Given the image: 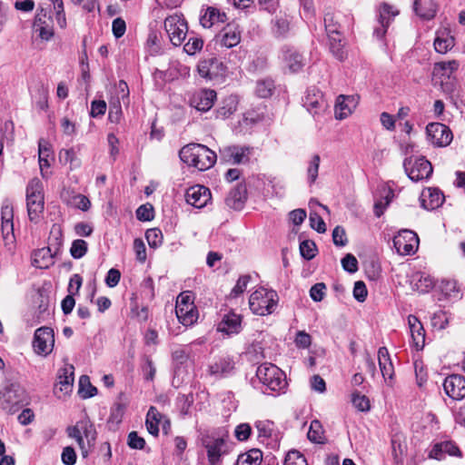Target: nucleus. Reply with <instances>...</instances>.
<instances>
[{
	"label": "nucleus",
	"instance_id": "c03bdc74",
	"mask_svg": "<svg viewBox=\"0 0 465 465\" xmlns=\"http://www.w3.org/2000/svg\"><path fill=\"white\" fill-rule=\"evenodd\" d=\"M78 393L83 399H88L97 394L96 387L91 384L87 375H82L80 377Z\"/></svg>",
	"mask_w": 465,
	"mask_h": 465
},
{
	"label": "nucleus",
	"instance_id": "72a5a7b5",
	"mask_svg": "<svg viewBox=\"0 0 465 465\" xmlns=\"http://www.w3.org/2000/svg\"><path fill=\"white\" fill-rule=\"evenodd\" d=\"M355 107V100L353 96L340 95L335 104V117L342 120L350 115Z\"/></svg>",
	"mask_w": 465,
	"mask_h": 465
},
{
	"label": "nucleus",
	"instance_id": "0e129e2a",
	"mask_svg": "<svg viewBox=\"0 0 465 465\" xmlns=\"http://www.w3.org/2000/svg\"><path fill=\"white\" fill-rule=\"evenodd\" d=\"M341 265L344 271L353 273L358 271V261L354 255L348 253L341 259Z\"/></svg>",
	"mask_w": 465,
	"mask_h": 465
},
{
	"label": "nucleus",
	"instance_id": "2eb2a0df",
	"mask_svg": "<svg viewBox=\"0 0 465 465\" xmlns=\"http://www.w3.org/2000/svg\"><path fill=\"white\" fill-rule=\"evenodd\" d=\"M445 393L453 400L465 398V377L460 374H452L445 378L443 382Z\"/></svg>",
	"mask_w": 465,
	"mask_h": 465
},
{
	"label": "nucleus",
	"instance_id": "a19ab883",
	"mask_svg": "<svg viewBox=\"0 0 465 465\" xmlns=\"http://www.w3.org/2000/svg\"><path fill=\"white\" fill-rule=\"evenodd\" d=\"M444 202L443 193L438 189H428V199L422 200V206L427 210H434Z\"/></svg>",
	"mask_w": 465,
	"mask_h": 465
},
{
	"label": "nucleus",
	"instance_id": "7c9ffc66",
	"mask_svg": "<svg viewBox=\"0 0 465 465\" xmlns=\"http://www.w3.org/2000/svg\"><path fill=\"white\" fill-rule=\"evenodd\" d=\"M449 454L450 456H460V450L455 442L451 440H446L440 443H436L430 452V457L441 460L443 454Z\"/></svg>",
	"mask_w": 465,
	"mask_h": 465
},
{
	"label": "nucleus",
	"instance_id": "f704fd0d",
	"mask_svg": "<svg viewBox=\"0 0 465 465\" xmlns=\"http://www.w3.org/2000/svg\"><path fill=\"white\" fill-rule=\"evenodd\" d=\"M378 361L381 372L385 380H391L394 375V367L390 358L388 349L381 347L378 351Z\"/></svg>",
	"mask_w": 465,
	"mask_h": 465
},
{
	"label": "nucleus",
	"instance_id": "39448f33",
	"mask_svg": "<svg viewBox=\"0 0 465 465\" xmlns=\"http://www.w3.org/2000/svg\"><path fill=\"white\" fill-rule=\"evenodd\" d=\"M164 28L170 41L175 46H179L184 41L188 32L187 22L183 15L174 14L164 20Z\"/></svg>",
	"mask_w": 465,
	"mask_h": 465
},
{
	"label": "nucleus",
	"instance_id": "dca6fc26",
	"mask_svg": "<svg viewBox=\"0 0 465 465\" xmlns=\"http://www.w3.org/2000/svg\"><path fill=\"white\" fill-rule=\"evenodd\" d=\"M74 368L73 365H68L58 371L57 383L54 386V394L57 395L58 398H61V395H58V392H61L63 396H66L71 393L74 380Z\"/></svg>",
	"mask_w": 465,
	"mask_h": 465
},
{
	"label": "nucleus",
	"instance_id": "e2e57ef3",
	"mask_svg": "<svg viewBox=\"0 0 465 465\" xmlns=\"http://www.w3.org/2000/svg\"><path fill=\"white\" fill-rule=\"evenodd\" d=\"M255 427L259 432V437L270 438L273 430V422L270 420L257 421Z\"/></svg>",
	"mask_w": 465,
	"mask_h": 465
},
{
	"label": "nucleus",
	"instance_id": "ea45409f",
	"mask_svg": "<svg viewBox=\"0 0 465 465\" xmlns=\"http://www.w3.org/2000/svg\"><path fill=\"white\" fill-rule=\"evenodd\" d=\"M262 460V452L258 449H252L238 456L236 465H260Z\"/></svg>",
	"mask_w": 465,
	"mask_h": 465
},
{
	"label": "nucleus",
	"instance_id": "aec40b11",
	"mask_svg": "<svg viewBox=\"0 0 465 465\" xmlns=\"http://www.w3.org/2000/svg\"><path fill=\"white\" fill-rule=\"evenodd\" d=\"M220 152L226 161L232 162L233 164H240L249 162L251 148L248 146L232 145L224 147Z\"/></svg>",
	"mask_w": 465,
	"mask_h": 465
},
{
	"label": "nucleus",
	"instance_id": "4be33fe9",
	"mask_svg": "<svg viewBox=\"0 0 465 465\" xmlns=\"http://www.w3.org/2000/svg\"><path fill=\"white\" fill-rule=\"evenodd\" d=\"M398 15V11H394L392 6L390 5L383 3L380 7V15H379V26H376L373 31V35L378 38H382L386 32L387 28L390 25L391 17H394Z\"/></svg>",
	"mask_w": 465,
	"mask_h": 465
},
{
	"label": "nucleus",
	"instance_id": "bb28decb",
	"mask_svg": "<svg viewBox=\"0 0 465 465\" xmlns=\"http://www.w3.org/2000/svg\"><path fill=\"white\" fill-rule=\"evenodd\" d=\"M233 370L234 361L229 356L219 358L209 366L210 374L220 378L230 375Z\"/></svg>",
	"mask_w": 465,
	"mask_h": 465
},
{
	"label": "nucleus",
	"instance_id": "9b49d317",
	"mask_svg": "<svg viewBox=\"0 0 465 465\" xmlns=\"http://www.w3.org/2000/svg\"><path fill=\"white\" fill-rule=\"evenodd\" d=\"M426 134L428 141L439 147L449 145L453 138L450 129L440 123H431L426 127Z\"/></svg>",
	"mask_w": 465,
	"mask_h": 465
},
{
	"label": "nucleus",
	"instance_id": "8fccbe9b",
	"mask_svg": "<svg viewBox=\"0 0 465 465\" xmlns=\"http://www.w3.org/2000/svg\"><path fill=\"white\" fill-rule=\"evenodd\" d=\"M320 163L321 157L319 154H314L309 162V165L307 167V178L310 185L313 184L318 177Z\"/></svg>",
	"mask_w": 465,
	"mask_h": 465
},
{
	"label": "nucleus",
	"instance_id": "13d9d810",
	"mask_svg": "<svg viewBox=\"0 0 465 465\" xmlns=\"http://www.w3.org/2000/svg\"><path fill=\"white\" fill-rule=\"evenodd\" d=\"M351 402L353 406L361 411H367L370 410V401L360 392H353L351 394Z\"/></svg>",
	"mask_w": 465,
	"mask_h": 465
},
{
	"label": "nucleus",
	"instance_id": "f257e3e1",
	"mask_svg": "<svg viewBox=\"0 0 465 465\" xmlns=\"http://www.w3.org/2000/svg\"><path fill=\"white\" fill-rule=\"evenodd\" d=\"M181 161L199 171H206L213 167L217 160L215 152L201 143H189L179 152Z\"/></svg>",
	"mask_w": 465,
	"mask_h": 465
},
{
	"label": "nucleus",
	"instance_id": "603ef678",
	"mask_svg": "<svg viewBox=\"0 0 465 465\" xmlns=\"http://www.w3.org/2000/svg\"><path fill=\"white\" fill-rule=\"evenodd\" d=\"M145 238L151 248H157L163 243V232L158 228L148 229L145 232Z\"/></svg>",
	"mask_w": 465,
	"mask_h": 465
},
{
	"label": "nucleus",
	"instance_id": "412c9836",
	"mask_svg": "<svg viewBox=\"0 0 465 465\" xmlns=\"http://www.w3.org/2000/svg\"><path fill=\"white\" fill-rule=\"evenodd\" d=\"M226 14L215 6H203L200 15V24L204 28H211L216 24L224 23Z\"/></svg>",
	"mask_w": 465,
	"mask_h": 465
},
{
	"label": "nucleus",
	"instance_id": "864d4df0",
	"mask_svg": "<svg viewBox=\"0 0 465 465\" xmlns=\"http://www.w3.org/2000/svg\"><path fill=\"white\" fill-rule=\"evenodd\" d=\"M88 250V244L84 240L77 239L72 242L70 253L74 259L84 257Z\"/></svg>",
	"mask_w": 465,
	"mask_h": 465
},
{
	"label": "nucleus",
	"instance_id": "a18cd8bd",
	"mask_svg": "<svg viewBox=\"0 0 465 465\" xmlns=\"http://www.w3.org/2000/svg\"><path fill=\"white\" fill-rule=\"evenodd\" d=\"M82 420V435L87 440L89 446H94L96 440V430L94 424L88 420L84 419Z\"/></svg>",
	"mask_w": 465,
	"mask_h": 465
},
{
	"label": "nucleus",
	"instance_id": "b1692460",
	"mask_svg": "<svg viewBox=\"0 0 465 465\" xmlns=\"http://www.w3.org/2000/svg\"><path fill=\"white\" fill-rule=\"evenodd\" d=\"M247 199V189L244 183H238L225 198V203L233 210H242Z\"/></svg>",
	"mask_w": 465,
	"mask_h": 465
},
{
	"label": "nucleus",
	"instance_id": "c756f323",
	"mask_svg": "<svg viewBox=\"0 0 465 465\" xmlns=\"http://www.w3.org/2000/svg\"><path fill=\"white\" fill-rule=\"evenodd\" d=\"M57 253L54 252L52 247L38 249L34 252L33 265L40 269H47L54 264V257Z\"/></svg>",
	"mask_w": 465,
	"mask_h": 465
},
{
	"label": "nucleus",
	"instance_id": "49530a36",
	"mask_svg": "<svg viewBox=\"0 0 465 465\" xmlns=\"http://www.w3.org/2000/svg\"><path fill=\"white\" fill-rule=\"evenodd\" d=\"M308 439L315 443H321L322 442L323 439V430L321 422L317 420H313L311 422L308 433H307Z\"/></svg>",
	"mask_w": 465,
	"mask_h": 465
},
{
	"label": "nucleus",
	"instance_id": "f3484780",
	"mask_svg": "<svg viewBox=\"0 0 465 465\" xmlns=\"http://www.w3.org/2000/svg\"><path fill=\"white\" fill-rule=\"evenodd\" d=\"M185 200L193 207L203 208L211 200V192L207 187L196 184L187 189Z\"/></svg>",
	"mask_w": 465,
	"mask_h": 465
},
{
	"label": "nucleus",
	"instance_id": "ddd939ff",
	"mask_svg": "<svg viewBox=\"0 0 465 465\" xmlns=\"http://www.w3.org/2000/svg\"><path fill=\"white\" fill-rule=\"evenodd\" d=\"M54 345V334L52 328L40 327L35 332L33 347L37 354L48 355Z\"/></svg>",
	"mask_w": 465,
	"mask_h": 465
},
{
	"label": "nucleus",
	"instance_id": "393cba45",
	"mask_svg": "<svg viewBox=\"0 0 465 465\" xmlns=\"http://www.w3.org/2000/svg\"><path fill=\"white\" fill-rule=\"evenodd\" d=\"M217 38L222 46L232 48L241 42V31L236 25H227L217 35Z\"/></svg>",
	"mask_w": 465,
	"mask_h": 465
},
{
	"label": "nucleus",
	"instance_id": "6ab92c4d",
	"mask_svg": "<svg viewBox=\"0 0 465 465\" xmlns=\"http://www.w3.org/2000/svg\"><path fill=\"white\" fill-rule=\"evenodd\" d=\"M215 99L214 90L202 89L192 95L190 104L198 111L207 112L213 107Z\"/></svg>",
	"mask_w": 465,
	"mask_h": 465
},
{
	"label": "nucleus",
	"instance_id": "7ed1b4c3",
	"mask_svg": "<svg viewBox=\"0 0 465 465\" xmlns=\"http://www.w3.org/2000/svg\"><path fill=\"white\" fill-rule=\"evenodd\" d=\"M256 376L260 382L273 392H282L287 387L285 373L272 363H262L256 370Z\"/></svg>",
	"mask_w": 465,
	"mask_h": 465
},
{
	"label": "nucleus",
	"instance_id": "5701e85b",
	"mask_svg": "<svg viewBox=\"0 0 465 465\" xmlns=\"http://www.w3.org/2000/svg\"><path fill=\"white\" fill-rule=\"evenodd\" d=\"M242 330V317L233 312L225 313L217 326V331L227 335L237 334Z\"/></svg>",
	"mask_w": 465,
	"mask_h": 465
},
{
	"label": "nucleus",
	"instance_id": "e433bc0d",
	"mask_svg": "<svg viewBox=\"0 0 465 465\" xmlns=\"http://www.w3.org/2000/svg\"><path fill=\"white\" fill-rule=\"evenodd\" d=\"M163 418L164 417L162 415V413L159 412V411L155 407H150L146 415L145 421L147 430L150 434L153 436H158L159 424L162 422V420Z\"/></svg>",
	"mask_w": 465,
	"mask_h": 465
},
{
	"label": "nucleus",
	"instance_id": "bf43d9fd",
	"mask_svg": "<svg viewBox=\"0 0 465 465\" xmlns=\"http://www.w3.org/2000/svg\"><path fill=\"white\" fill-rule=\"evenodd\" d=\"M284 465H308L304 456L298 450H291L287 453Z\"/></svg>",
	"mask_w": 465,
	"mask_h": 465
},
{
	"label": "nucleus",
	"instance_id": "c9c22d12",
	"mask_svg": "<svg viewBox=\"0 0 465 465\" xmlns=\"http://www.w3.org/2000/svg\"><path fill=\"white\" fill-rule=\"evenodd\" d=\"M328 39L329 48L332 55L339 61L345 60L347 57V51L345 49V40L342 34H339L338 35H330Z\"/></svg>",
	"mask_w": 465,
	"mask_h": 465
},
{
	"label": "nucleus",
	"instance_id": "37998d69",
	"mask_svg": "<svg viewBox=\"0 0 465 465\" xmlns=\"http://www.w3.org/2000/svg\"><path fill=\"white\" fill-rule=\"evenodd\" d=\"M52 155L51 144L41 138L38 142V161L41 169L50 166L48 158Z\"/></svg>",
	"mask_w": 465,
	"mask_h": 465
},
{
	"label": "nucleus",
	"instance_id": "423d86ee",
	"mask_svg": "<svg viewBox=\"0 0 465 465\" xmlns=\"http://www.w3.org/2000/svg\"><path fill=\"white\" fill-rule=\"evenodd\" d=\"M0 403L2 408L15 413L23 405V391L17 384L10 383L0 390Z\"/></svg>",
	"mask_w": 465,
	"mask_h": 465
},
{
	"label": "nucleus",
	"instance_id": "3c124183",
	"mask_svg": "<svg viewBox=\"0 0 465 465\" xmlns=\"http://www.w3.org/2000/svg\"><path fill=\"white\" fill-rule=\"evenodd\" d=\"M301 255L307 261L313 259L317 254V247L313 241L304 240L300 243Z\"/></svg>",
	"mask_w": 465,
	"mask_h": 465
},
{
	"label": "nucleus",
	"instance_id": "6e6d98bb",
	"mask_svg": "<svg viewBox=\"0 0 465 465\" xmlns=\"http://www.w3.org/2000/svg\"><path fill=\"white\" fill-rule=\"evenodd\" d=\"M251 281V276L248 274L242 275L239 277L235 286L232 288V290L230 292L231 298H236L242 293L244 292L246 290L249 282Z\"/></svg>",
	"mask_w": 465,
	"mask_h": 465
},
{
	"label": "nucleus",
	"instance_id": "79ce46f5",
	"mask_svg": "<svg viewBox=\"0 0 465 465\" xmlns=\"http://www.w3.org/2000/svg\"><path fill=\"white\" fill-rule=\"evenodd\" d=\"M63 244V231L59 224L54 223L52 225L50 235L48 238V246L52 247L54 253L60 252Z\"/></svg>",
	"mask_w": 465,
	"mask_h": 465
},
{
	"label": "nucleus",
	"instance_id": "a211bd4d",
	"mask_svg": "<svg viewBox=\"0 0 465 465\" xmlns=\"http://www.w3.org/2000/svg\"><path fill=\"white\" fill-rule=\"evenodd\" d=\"M51 16H48L47 10L44 7L37 9L35 16L33 27L38 32V35L42 40L49 41L53 38L54 32L48 23Z\"/></svg>",
	"mask_w": 465,
	"mask_h": 465
},
{
	"label": "nucleus",
	"instance_id": "473e14b6",
	"mask_svg": "<svg viewBox=\"0 0 465 465\" xmlns=\"http://www.w3.org/2000/svg\"><path fill=\"white\" fill-rule=\"evenodd\" d=\"M459 63L456 60L436 63L433 67V75L440 80H450L452 74L458 70Z\"/></svg>",
	"mask_w": 465,
	"mask_h": 465
},
{
	"label": "nucleus",
	"instance_id": "6e6552de",
	"mask_svg": "<svg viewBox=\"0 0 465 465\" xmlns=\"http://www.w3.org/2000/svg\"><path fill=\"white\" fill-rule=\"evenodd\" d=\"M176 316L179 322L184 326H190L197 320L195 306L188 292H182L176 302Z\"/></svg>",
	"mask_w": 465,
	"mask_h": 465
},
{
	"label": "nucleus",
	"instance_id": "69168bd1",
	"mask_svg": "<svg viewBox=\"0 0 465 465\" xmlns=\"http://www.w3.org/2000/svg\"><path fill=\"white\" fill-rule=\"evenodd\" d=\"M368 295V291L365 283L362 281H358L354 283L353 297L360 302H363Z\"/></svg>",
	"mask_w": 465,
	"mask_h": 465
},
{
	"label": "nucleus",
	"instance_id": "5fc2aeb1",
	"mask_svg": "<svg viewBox=\"0 0 465 465\" xmlns=\"http://www.w3.org/2000/svg\"><path fill=\"white\" fill-rule=\"evenodd\" d=\"M203 41L197 36H190L187 43L183 45V50L189 55H193L203 49Z\"/></svg>",
	"mask_w": 465,
	"mask_h": 465
},
{
	"label": "nucleus",
	"instance_id": "4c0bfd02",
	"mask_svg": "<svg viewBox=\"0 0 465 465\" xmlns=\"http://www.w3.org/2000/svg\"><path fill=\"white\" fill-rule=\"evenodd\" d=\"M412 281L414 282V289L421 293L428 292L435 284L432 277L420 272L413 274Z\"/></svg>",
	"mask_w": 465,
	"mask_h": 465
},
{
	"label": "nucleus",
	"instance_id": "052dcab7",
	"mask_svg": "<svg viewBox=\"0 0 465 465\" xmlns=\"http://www.w3.org/2000/svg\"><path fill=\"white\" fill-rule=\"evenodd\" d=\"M326 285L323 282H317L310 289V297L314 302H321L326 294Z\"/></svg>",
	"mask_w": 465,
	"mask_h": 465
},
{
	"label": "nucleus",
	"instance_id": "338daca9",
	"mask_svg": "<svg viewBox=\"0 0 465 465\" xmlns=\"http://www.w3.org/2000/svg\"><path fill=\"white\" fill-rule=\"evenodd\" d=\"M128 446L134 450H143L145 445L143 438L140 437L136 431H131L128 434Z\"/></svg>",
	"mask_w": 465,
	"mask_h": 465
},
{
	"label": "nucleus",
	"instance_id": "774afa93",
	"mask_svg": "<svg viewBox=\"0 0 465 465\" xmlns=\"http://www.w3.org/2000/svg\"><path fill=\"white\" fill-rule=\"evenodd\" d=\"M310 224L312 229L316 230L320 233L326 232V224L323 219L317 213H310Z\"/></svg>",
	"mask_w": 465,
	"mask_h": 465
},
{
	"label": "nucleus",
	"instance_id": "f8f14e48",
	"mask_svg": "<svg viewBox=\"0 0 465 465\" xmlns=\"http://www.w3.org/2000/svg\"><path fill=\"white\" fill-rule=\"evenodd\" d=\"M393 245L401 255L413 254L419 246L418 235L411 230H403L394 237Z\"/></svg>",
	"mask_w": 465,
	"mask_h": 465
},
{
	"label": "nucleus",
	"instance_id": "4468645a",
	"mask_svg": "<svg viewBox=\"0 0 465 465\" xmlns=\"http://www.w3.org/2000/svg\"><path fill=\"white\" fill-rule=\"evenodd\" d=\"M202 441L206 449L209 463L211 465H218L222 455L226 452L224 450L225 440L223 438H213L207 435L203 438Z\"/></svg>",
	"mask_w": 465,
	"mask_h": 465
},
{
	"label": "nucleus",
	"instance_id": "20e7f679",
	"mask_svg": "<svg viewBox=\"0 0 465 465\" xmlns=\"http://www.w3.org/2000/svg\"><path fill=\"white\" fill-rule=\"evenodd\" d=\"M26 207L30 221L37 223L45 208L43 185L38 178L32 179L26 186Z\"/></svg>",
	"mask_w": 465,
	"mask_h": 465
},
{
	"label": "nucleus",
	"instance_id": "f03ea898",
	"mask_svg": "<svg viewBox=\"0 0 465 465\" xmlns=\"http://www.w3.org/2000/svg\"><path fill=\"white\" fill-rule=\"evenodd\" d=\"M279 295L272 289L259 287L249 298L251 311L260 316L269 315L274 312L278 306Z\"/></svg>",
	"mask_w": 465,
	"mask_h": 465
},
{
	"label": "nucleus",
	"instance_id": "de8ad7c7",
	"mask_svg": "<svg viewBox=\"0 0 465 465\" xmlns=\"http://www.w3.org/2000/svg\"><path fill=\"white\" fill-rule=\"evenodd\" d=\"M274 83L272 79H263L257 82L256 94L261 98H268L272 94Z\"/></svg>",
	"mask_w": 465,
	"mask_h": 465
},
{
	"label": "nucleus",
	"instance_id": "a878e982",
	"mask_svg": "<svg viewBox=\"0 0 465 465\" xmlns=\"http://www.w3.org/2000/svg\"><path fill=\"white\" fill-rule=\"evenodd\" d=\"M433 45L437 53L446 54L455 45V38L449 29L443 28L436 32Z\"/></svg>",
	"mask_w": 465,
	"mask_h": 465
},
{
	"label": "nucleus",
	"instance_id": "c85d7f7f",
	"mask_svg": "<svg viewBox=\"0 0 465 465\" xmlns=\"http://www.w3.org/2000/svg\"><path fill=\"white\" fill-rule=\"evenodd\" d=\"M282 58L292 73H296L303 66V57L292 47L284 45L282 48Z\"/></svg>",
	"mask_w": 465,
	"mask_h": 465
},
{
	"label": "nucleus",
	"instance_id": "1a4fd4ad",
	"mask_svg": "<svg viewBox=\"0 0 465 465\" xmlns=\"http://www.w3.org/2000/svg\"><path fill=\"white\" fill-rule=\"evenodd\" d=\"M403 165L409 178L414 182L428 179L433 171L431 163L424 157L417 158L414 162L405 159Z\"/></svg>",
	"mask_w": 465,
	"mask_h": 465
},
{
	"label": "nucleus",
	"instance_id": "2f4dec72",
	"mask_svg": "<svg viewBox=\"0 0 465 465\" xmlns=\"http://www.w3.org/2000/svg\"><path fill=\"white\" fill-rule=\"evenodd\" d=\"M438 5L433 0H415L414 11L424 20H431L437 14Z\"/></svg>",
	"mask_w": 465,
	"mask_h": 465
},
{
	"label": "nucleus",
	"instance_id": "cd10ccee",
	"mask_svg": "<svg viewBox=\"0 0 465 465\" xmlns=\"http://www.w3.org/2000/svg\"><path fill=\"white\" fill-rule=\"evenodd\" d=\"M408 323L414 346L417 350H421L425 343V331L422 324L418 318L413 315L408 317Z\"/></svg>",
	"mask_w": 465,
	"mask_h": 465
},
{
	"label": "nucleus",
	"instance_id": "09e8293b",
	"mask_svg": "<svg viewBox=\"0 0 465 465\" xmlns=\"http://www.w3.org/2000/svg\"><path fill=\"white\" fill-rule=\"evenodd\" d=\"M324 27L327 34V36L330 35H338L341 34L340 28L341 25L338 21L335 19L334 15L331 13H327L324 15Z\"/></svg>",
	"mask_w": 465,
	"mask_h": 465
},
{
	"label": "nucleus",
	"instance_id": "9d476101",
	"mask_svg": "<svg viewBox=\"0 0 465 465\" xmlns=\"http://www.w3.org/2000/svg\"><path fill=\"white\" fill-rule=\"evenodd\" d=\"M226 69V65L215 56L202 58L197 64L199 75L210 80L223 76Z\"/></svg>",
	"mask_w": 465,
	"mask_h": 465
},
{
	"label": "nucleus",
	"instance_id": "680f3d73",
	"mask_svg": "<svg viewBox=\"0 0 465 465\" xmlns=\"http://www.w3.org/2000/svg\"><path fill=\"white\" fill-rule=\"evenodd\" d=\"M274 34L278 37H284L286 36L287 33L290 29V24L289 21L284 17H279L275 19L274 23Z\"/></svg>",
	"mask_w": 465,
	"mask_h": 465
},
{
	"label": "nucleus",
	"instance_id": "0eeeda50",
	"mask_svg": "<svg viewBox=\"0 0 465 465\" xmlns=\"http://www.w3.org/2000/svg\"><path fill=\"white\" fill-rule=\"evenodd\" d=\"M302 105L314 118H317L326 112L328 102L325 100L322 93L312 86L307 89L302 100Z\"/></svg>",
	"mask_w": 465,
	"mask_h": 465
},
{
	"label": "nucleus",
	"instance_id": "58836bf2",
	"mask_svg": "<svg viewBox=\"0 0 465 465\" xmlns=\"http://www.w3.org/2000/svg\"><path fill=\"white\" fill-rule=\"evenodd\" d=\"M2 237L5 249L12 253L15 247V237L14 233V223H2Z\"/></svg>",
	"mask_w": 465,
	"mask_h": 465
},
{
	"label": "nucleus",
	"instance_id": "4d7b16f0",
	"mask_svg": "<svg viewBox=\"0 0 465 465\" xmlns=\"http://www.w3.org/2000/svg\"><path fill=\"white\" fill-rule=\"evenodd\" d=\"M136 218L139 221L149 222L154 218L153 207L150 203L143 204L136 210Z\"/></svg>",
	"mask_w": 465,
	"mask_h": 465
}]
</instances>
